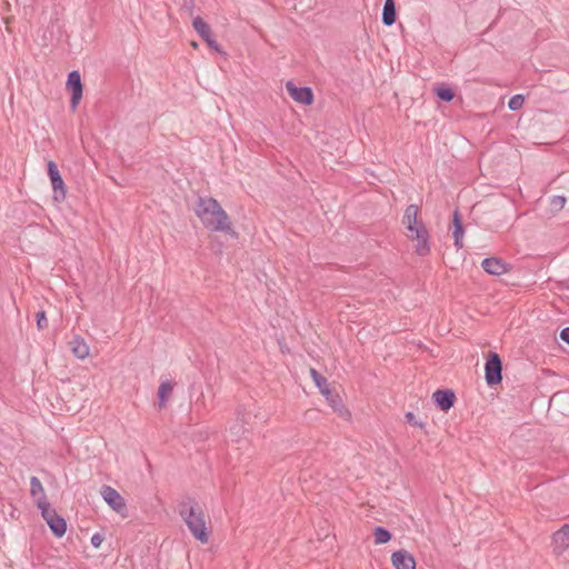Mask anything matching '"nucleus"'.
I'll return each instance as SVG.
<instances>
[{
	"instance_id": "1",
	"label": "nucleus",
	"mask_w": 569,
	"mask_h": 569,
	"mask_svg": "<svg viewBox=\"0 0 569 569\" xmlns=\"http://www.w3.org/2000/svg\"><path fill=\"white\" fill-rule=\"evenodd\" d=\"M196 214L210 231L232 232L229 216L214 198L199 197Z\"/></svg>"
},
{
	"instance_id": "2",
	"label": "nucleus",
	"mask_w": 569,
	"mask_h": 569,
	"mask_svg": "<svg viewBox=\"0 0 569 569\" xmlns=\"http://www.w3.org/2000/svg\"><path fill=\"white\" fill-rule=\"evenodd\" d=\"M179 515L186 522L192 536L206 543L208 541V532L206 528L204 515L193 499L188 498L179 505Z\"/></svg>"
},
{
	"instance_id": "3",
	"label": "nucleus",
	"mask_w": 569,
	"mask_h": 569,
	"mask_svg": "<svg viewBox=\"0 0 569 569\" xmlns=\"http://www.w3.org/2000/svg\"><path fill=\"white\" fill-rule=\"evenodd\" d=\"M310 376L319 391L325 396L326 400L329 402L330 407L335 411L342 413V411L345 410L342 400L338 393L333 392L330 389L327 379L313 368L310 369Z\"/></svg>"
},
{
	"instance_id": "4",
	"label": "nucleus",
	"mask_w": 569,
	"mask_h": 569,
	"mask_svg": "<svg viewBox=\"0 0 569 569\" xmlns=\"http://www.w3.org/2000/svg\"><path fill=\"white\" fill-rule=\"evenodd\" d=\"M502 361L498 353L490 352L485 363V379L489 386H495L502 380Z\"/></svg>"
},
{
	"instance_id": "5",
	"label": "nucleus",
	"mask_w": 569,
	"mask_h": 569,
	"mask_svg": "<svg viewBox=\"0 0 569 569\" xmlns=\"http://www.w3.org/2000/svg\"><path fill=\"white\" fill-rule=\"evenodd\" d=\"M286 90L297 103L303 106H311L313 103L315 96L309 87H298L292 81H288L286 83Z\"/></svg>"
},
{
	"instance_id": "6",
	"label": "nucleus",
	"mask_w": 569,
	"mask_h": 569,
	"mask_svg": "<svg viewBox=\"0 0 569 569\" xmlns=\"http://www.w3.org/2000/svg\"><path fill=\"white\" fill-rule=\"evenodd\" d=\"M66 86H67L68 91L71 93L70 103H71V108L74 110V109H77L78 104L80 103V100L82 98V91H83V86H82L81 76H80L79 71H71L68 74V80H67Z\"/></svg>"
},
{
	"instance_id": "7",
	"label": "nucleus",
	"mask_w": 569,
	"mask_h": 569,
	"mask_svg": "<svg viewBox=\"0 0 569 569\" xmlns=\"http://www.w3.org/2000/svg\"><path fill=\"white\" fill-rule=\"evenodd\" d=\"M101 496L112 510L122 512L126 509L124 499L114 488L110 486H102Z\"/></svg>"
},
{
	"instance_id": "8",
	"label": "nucleus",
	"mask_w": 569,
	"mask_h": 569,
	"mask_svg": "<svg viewBox=\"0 0 569 569\" xmlns=\"http://www.w3.org/2000/svg\"><path fill=\"white\" fill-rule=\"evenodd\" d=\"M192 26L194 30L199 33V36L207 42V44L220 52V46L217 43V41L212 38V32L209 27V24L200 17H197L193 19Z\"/></svg>"
},
{
	"instance_id": "9",
	"label": "nucleus",
	"mask_w": 569,
	"mask_h": 569,
	"mask_svg": "<svg viewBox=\"0 0 569 569\" xmlns=\"http://www.w3.org/2000/svg\"><path fill=\"white\" fill-rule=\"evenodd\" d=\"M552 547L553 552L558 556L562 555L568 549L569 523L562 525L561 528L552 535Z\"/></svg>"
},
{
	"instance_id": "10",
	"label": "nucleus",
	"mask_w": 569,
	"mask_h": 569,
	"mask_svg": "<svg viewBox=\"0 0 569 569\" xmlns=\"http://www.w3.org/2000/svg\"><path fill=\"white\" fill-rule=\"evenodd\" d=\"M482 269L492 276H501L509 271L510 266L506 263L502 259L490 257L485 258L481 262Z\"/></svg>"
},
{
	"instance_id": "11",
	"label": "nucleus",
	"mask_w": 569,
	"mask_h": 569,
	"mask_svg": "<svg viewBox=\"0 0 569 569\" xmlns=\"http://www.w3.org/2000/svg\"><path fill=\"white\" fill-rule=\"evenodd\" d=\"M391 562L395 569H416L413 556L405 550H397L391 555Z\"/></svg>"
},
{
	"instance_id": "12",
	"label": "nucleus",
	"mask_w": 569,
	"mask_h": 569,
	"mask_svg": "<svg viewBox=\"0 0 569 569\" xmlns=\"http://www.w3.org/2000/svg\"><path fill=\"white\" fill-rule=\"evenodd\" d=\"M436 406L442 411H448L455 405L456 396L450 389H439L432 395Z\"/></svg>"
},
{
	"instance_id": "13",
	"label": "nucleus",
	"mask_w": 569,
	"mask_h": 569,
	"mask_svg": "<svg viewBox=\"0 0 569 569\" xmlns=\"http://www.w3.org/2000/svg\"><path fill=\"white\" fill-rule=\"evenodd\" d=\"M412 233H415V240L417 241L416 252L421 257L428 254L430 252V246L429 233L426 227L420 223L419 228Z\"/></svg>"
},
{
	"instance_id": "14",
	"label": "nucleus",
	"mask_w": 569,
	"mask_h": 569,
	"mask_svg": "<svg viewBox=\"0 0 569 569\" xmlns=\"http://www.w3.org/2000/svg\"><path fill=\"white\" fill-rule=\"evenodd\" d=\"M452 224H453L452 236H453V240H455V246L457 247V249H461L463 247L462 240H463L465 230H463V226H462L461 216L458 210H455V212H453Z\"/></svg>"
},
{
	"instance_id": "15",
	"label": "nucleus",
	"mask_w": 569,
	"mask_h": 569,
	"mask_svg": "<svg viewBox=\"0 0 569 569\" xmlns=\"http://www.w3.org/2000/svg\"><path fill=\"white\" fill-rule=\"evenodd\" d=\"M69 345L73 356L78 359H84L89 356V346L82 337L74 336Z\"/></svg>"
},
{
	"instance_id": "16",
	"label": "nucleus",
	"mask_w": 569,
	"mask_h": 569,
	"mask_svg": "<svg viewBox=\"0 0 569 569\" xmlns=\"http://www.w3.org/2000/svg\"><path fill=\"white\" fill-rule=\"evenodd\" d=\"M418 207L416 204H410L407 207L403 214V223L410 232L416 231L419 228L418 223Z\"/></svg>"
},
{
	"instance_id": "17",
	"label": "nucleus",
	"mask_w": 569,
	"mask_h": 569,
	"mask_svg": "<svg viewBox=\"0 0 569 569\" xmlns=\"http://www.w3.org/2000/svg\"><path fill=\"white\" fill-rule=\"evenodd\" d=\"M47 525L57 538H61L67 531L66 520L59 515L54 516L52 519H47Z\"/></svg>"
},
{
	"instance_id": "18",
	"label": "nucleus",
	"mask_w": 569,
	"mask_h": 569,
	"mask_svg": "<svg viewBox=\"0 0 569 569\" xmlns=\"http://www.w3.org/2000/svg\"><path fill=\"white\" fill-rule=\"evenodd\" d=\"M30 495L34 499L36 505L37 501L48 500L44 488L38 477L33 476L30 478Z\"/></svg>"
},
{
	"instance_id": "19",
	"label": "nucleus",
	"mask_w": 569,
	"mask_h": 569,
	"mask_svg": "<svg viewBox=\"0 0 569 569\" xmlns=\"http://www.w3.org/2000/svg\"><path fill=\"white\" fill-rule=\"evenodd\" d=\"M566 198L563 196H551L548 198V213L550 216H555L560 212L565 204Z\"/></svg>"
},
{
	"instance_id": "20",
	"label": "nucleus",
	"mask_w": 569,
	"mask_h": 569,
	"mask_svg": "<svg viewBox=\"0 0 569 569\" xmlns=\"http://www.w3.org/2000/svg\"><path fill=\"white\" fill-rule=\"evenodd\" d=\"M382 21L386 26H391L396 21V8L393 0H386L383 12H382Z\"/></svg>"
},
{
	"instance_id": "21",
	"label": "nucleus",
	"mask_w": 569,
	"mask_h": 569,
	"mask_svg": "<svg viewBox=\"0 0 569 569\" xmlns=\"http://www.w3.org/2000/svg\"><path fill=\"white\" fill-rule=\"evenodd\" d=\"M52 191H53V201L59 203L66 198V186L64 180H51Z\"/></svg>"
},
{
	"instance_id": "22",
	"label": "nucleus",
	"mask_w": 569,
	"mask_h": 569,
	"mask_svg": "<svg viewBox=\"0 0 569 569\" xmlns=\"http://www.w3.org/2000/svg\"><path fill=\"white\" fill-rule=\"evenodd\" d=\"M173 386L169 381H163L159 386L158 398H159V407H163L168 396L172 392Z\"/></svg>"
},
{
	"instance_id": "23",
	"label": "nucleus",
	"mask_w": 569,
	"mask_h": 569,
	"mask_svg": "<svg viewBox=\"0 0 569 569\" xmlns=\"http://www.w3.org/2000/svg\"><path fill=\"white\" fill-rule=\"evenodd\" d=\"M38 509L41 512L42 518L47 521V519H52L54 516H57L56 509L51 508L49 501H37Z\"/></svg>"
},
{
	"instance_id": "24",
	"label": "nucleus",
	"mask_w": 569,
	"mask_h": 569,
	"mask_svg": "<svg viewBox=\"0 0 569 569\" xmlns=\"http://www.w3.org/2000/svg\"><path fill=\"white\" fill-rule=\"evenodd\" d=\"M373 539L377 545L387 543L391 539V533L383 527H376L373 530Z\"/></svg>"
},
{
	"instance_id": "25",
	"label": "nucleus",
	"mask_w": 569,
	"mask_h": 569,
	"mask_svg": "<svg viewBox=\"0 0 569 569\" xmlns=\"http://www.w3.org/2000/svg\"><path fill=\"white\" fill-rule=\"evenodd\" d=\"M436 94L443 101H451L455 97L452 89L447 86L436 88Z\"/></svg>"
},
{
	"instance_id": "26",
	"label": "nucleus",
	"mask_w": 569,
	"mask_h": 569,
	"mask_svg": "<svg viewBox=\"0 0 569 569\" xmlns=\"http://www.w3.org/2000/svg\"><path fill=\"white\" fill-rule=\"evenodd\" d=\"M523 102H525V98L521 94H516L513 96L509 102H508V107L510 110H519L522 108L523 106Z\"/></svg>"
},
{
	"instance_id": "27",
	"label": "nucleus",
	"mask_w": 569,
	"mask_h": 569,
	"mask_svg": "<svg viewBox=\"0 0 569 569\" xmlns=\"http://www.w3.org/2000/svg\"><path fill=\"white\" fill-rule=\"evenodd\" d=\"M104 540V535L101 532H96L92 535L90 543L93 548H99Z\"/></svg>"
},
{
	"instance_id": "28",
	"label": "nucleus",
	"mask_w": 569,
	"mask_h": 569,
	"mask_svg": "<svg viewBox=\"0 0 569 569\" xmlns=\"http://www.w3.org/2000/svg\"><path fill=\"white\" fill-rule=\"evenodd\" d=\"M405 417H406V420H407V422L409 425H412V426H416V427H419V428H423L425 425H426L425 422L418 421L416 419L415 413H412V412H407Z\"/></svg>"
},
{
	"instance_id": "29",
	"label": "nucleus",
	"mask_w": 569,
	"mask_h": 569,
	"mask_svg": "<svg viewBox=\"0 0 569 569\" xmlns=\"http://www.w3.org/2000/svg\"><path fill=\"white\" fill-rule=\"evenodd\" d=\"M48 174L50 178H60L58 166L53 161L48 162Z\"/></svg>"
},
{
	"instance_id": "30",
	"label": "nucleus",
	"mask_w": 569,
	"mask_h": 569,
	"mask_svg": "<svg viewBox=\"0 0 569 569\" xmlns=\"http://www.w3.org/2000/svg\"><path fill=\"white\" fill-rule=\"evenodd\" d=\"M37 326L39 329H43L47 326V316L44 311H39L36 316Z\"/></svg>"
},
{
	"instance_id": "31",
	"label": "nucleus",
	"mask_w": 569,
	"mask_h": 569,
	"mask_svg": "<svg viewBox=\"0 0 569 569\" xmlns=\"http://www.w3.org/2000/svg\"><path fill=\"white\" fill-rule=\"evenodd\" d=\"M560 339L569 345V327H566L560 331Z\"/></svg>"
},
{
	"instance_id": "32",
	"label": "nucleus",
	"mask_w": 569,
	"mask_h": 569,
	"mask_svg": "<svg viewBox=\"0 0 569 569\" xmlns=\"http://www.w3.org/2000/svg\"><path fill=\"white\" fill-rule=\"evenodd\" d=\"M191 47H192L193 49H197V48H198V43H197L196 41H193V42H191Z\"/></svg>"
}]
</instances>
